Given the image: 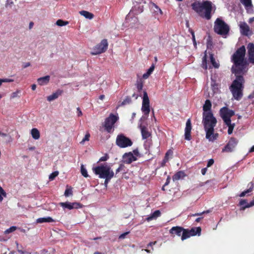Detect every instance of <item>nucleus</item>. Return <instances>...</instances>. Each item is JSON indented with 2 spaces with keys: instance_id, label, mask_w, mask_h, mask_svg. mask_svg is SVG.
<instances>
[{
  "instance_id": "f257e3e1",
  "label": "nucleus",
  "mask_w": 254,
  "mask_h": 254,
  "mask_svg": "<svg viewBox=\"0 0 254 254\" xmlns=\"http://www.w3.org/2000/svg\"><path fill=\"white\" fill-rule=\"evenodd\" d=\"M246 49L243 46L239 48L232 55L231 61L233 63L232 71L236 75L243 74L246 72L247 62L245 59Z\"/></svg>"
},
{
  "instance_id": "f03ea898",
  "label": "nucleus",
  "mask_w": 254,
  "mask_h": 254,
  "mask_svg": "<svg viewBox=\"0 0 254 254\" xmlns=\"http://www.w3.org/2000/svg\"><path fill=\"white\" fill-rule=\"evenodd\" d=\"M202 123L206 132V138L209 141L213 142L217 138L218 134L214 132L217 120L211 112H203Z\"/></svg>"
},
{
  "instance_id": "7ed1b4c3",
  "label": "nucleus",
  "mask_w": 254,
  "mask_h": 254,
  "mask_svg": "<svg viewBox=\"0 0 254 254\" xmlns=\"http://www.w3.org/2000/svg\"><path fill=\"white\" fill-rule=\"evenodd\" d=\"M192 9L201 17L210 19L212 10V3L209 1L196 2L191 5Z\"/></svg>"
},
{
  "instance_id": "20e7f679",
  "label": "nucleus",
  "mask_w": 254,
  "mask_h": 254,
  "mask_svg": "<svg viewBox=\"0 0 254 254\" xmlns=\"http://www.w3.org/2000/svg\"><path fill=\"white\" fill-rule=\"evenodd\" d=\"M236 78L230 86V90L233 94V97L237 100L241 99L242 93V83L244 81L243 77L241 75H236Z\"/></svg>"
},
{
  "instance_id": "39448f33",
  "label": "nucleus",
  "mask_w": 254,
  "mask_h": 254,
  "mask_svg": "<svg viewBox=\"0 0 254 254\" xmlns=\"http://www.w3.org/2000/svg\"><path fill=\"white\" fill-rule=\"evenodd\" d=\"M92 170L94 174L101 179L114 176V173L111 167L106 163L93 167Z\"/></svg>"
},
{
  "instance_id": "423d86ee",
  "label": "nucleus",
  "mask_w": 254,
  "mask_h": 254,
  "mask_svg": "<svg viewBox=\"0 0 254 254\" xmlns=\"http://www.w3.org/2000/svg\"><path fill=\"white\" fill-rule=\"evenodd\" d=\"M230 30L229 25L220 18H217L214 22V31L217 34L224 36Z\"/></svg>"
},
{
  "instance_id": "0eeeda50",
  "label": "nucleus",
  "mask_w": 254,
  "mask_h": 254,
  "mask_svg": "<svg viewBox=\"0 0 254 254\" xmlns=\"http://www.w3.org/2000/svg\"><path fill=\"white\" fill-rule=\"evenodd\" d=\"M119 117L118 115H115L113 114H110L109 116L107 118L104 122V127L105 129L108 132H111L112 128L114 127L116 122L118 120Z\"/></svg>"
},
{
  "instance_id": "6e6552de",
  "label": "nucleus",
  "mask_w": 254,
  "mask_h": 254,
  "mask_svg": "<svg viewBox=\"0 0 254 254\" xmlns=\"http://www.w3.org/2000/svg\"><path fill=\"white\" fill-rule=\"evenodd\" d=\"M220 115L225 124L228 125L231 123V117L235 115V112L227 107H224L220 110Z\"/></svg>"
},
{
  "instance_id": "1a4fd4ad",
  "label": "nucleus",
  "mask_w": 254,
  "mask_h": 254,
  "mask_svg": "<svg viewBox=\"0 0 254 254\" xmlns=\"http://www.w3.org/2000/svg\"><path fill=\"white\" fill-rule=\"evenodd\" d=\"M116 144L120 148H126L132 144L131 140L123 134L118 135L116 138Z\"/></svg>"
},
{
  "instance_id": "9d476101",
  "label": "nucleus",
  "mask_w": 254,
  "mask_h": 254,
  "mask_svg": "<svg viewBox=\"0 0 254 254\" xmlns=\"http://www.w3.org/2000/svg\"><path fill=\"white\" fill-rule=\"evenodd\" d=\"M108 43L106 39H103L100 43L96 45L91 52L92 55H97L104 53L107 49Z\"/></svg>"
},
{
  "instance_id": "9b49d317",
  "label": "nucleus",
  "mask_w": 254,
  "mask_h": 254,
  "mask_svg": "<svg viewBox=\"0 0 254 254\" xmlns=\"http://www.w3.org/2000/svg\"><path fill=\"white\" fill-rule=\"evenodd\" d=\"M141 111L145 115L148 116L150 112V101L146 91L143 92Z\"/></svg>"
},
{
  "instance_id": "f8f14e48",
  "label": "nucleus",
  "mask_w": 254,
  "mask_h": 254,
  "mask_svg": "<svg viewBox=\"0 0 254 254\" xmlns=\"http://www.w3.org/2000/svg\"><path fill=\"white\" fill-rule=\"evenodd\" d=\"M239 26L240 28V33L242 35L250 36L253 34V28L248 25V24L244 21H240L239 23Z\"/></svg>"
},
{
  "instance_id": "ddd939ff",
  "label": "nucleus",
  "mask_w": 254,
  "mask_h": 254,
  "mask_svg": "<svg viewBox=\"0 0 254 254\" xmlns=\"http://www.w3.org/2000/svg\"><path fill=\"white\" fill-rule=\"evenodd\" d=\"M238 143V141L237 139L231 137L222 151L223 152H231L233 151Z\"/></svg>"
},
{
  "instance_id": "4468645a",
  "label": "nucleus",
  "mask_w": 254,
  "mask_h": 254,
  "mask_svg": "<svg viewBox=\"0 0 254 254\" xmlns=\"http://www.w3.org/2000/svg\"><path fill=\"white\" fill-rule=\"evenodd\" d=\"M60 205L62 206L64 209L67 208L69 210H71L72 209H77L81 207V205L79 203L77 202H60Z\"/></svg>"
},
{
  "instance_id": "2eb2a0df",
  "label": "nucleus",
  "mask_w": 254,
  "mask_h": 254,
  "mask_svg": "<svg viewBox=\"0 0 254 254\" xmlns=\"http://www.w3.org/2000/svg\"><path fill=\"white\" fill-rule=\"evenodd\" d=\"M241 3L244 6L247 12L249 13H253V5L252 0H239Z\"/></svg>"
},
{
  "instance_id": "dca6fc26",
  "label": "nucleus",
  "mask_w": 254,
  "mask_h": 254,
  "mask_svg": "<svg viewBox=\"0 0 254 254\" xmlns=\"http://www.w3.org/2000/svg\"><path fill=\"white\" fill-rule=\"evenodd\" d=\"M123 162L126 164H130L133 161L136 160V157L133 155L132 152L125 153L123 156Z\"/></svg>"
},
{
  "instance_id": "f3484780",
  "label": "nucleus",
  "mask_w": 254,
  "mask_h": 254,
  "mask_svg": "<svg viewBox=\"0 0 254 254\" xmlns=\"http://www.w3.org/2000/svg\"><path fill=\"white\" fill-rule=\"evenodd\" d=\"M136 4H134L131 11L134 12V13L137 14L143 11V4L145 3V1L142 0L140 2L136 1Z\"/></svg>"
},
{
  "instance_id": "a211bd4d",
  "label": "nucleus",
  "mask_w": 254,
  "mask_h": 254,
  "mask_svg": "<svg viewBox=\"0 0 254 254\" xmlns=\"http://www.w3.org/2000/svg\"><path fill=\"white\" fill-rule=\"evenodd\" d=\"M248 56L250 62L254 64V44L253 43H249L248 45Z\"/></svg>"
},
{
  "instance_id": "6ab92c4d",
  "label": "nucleus",
  "mask_w": 254,
  "mask_h": 254,
  "mask_svg": "<svg viewBox=\"0 0 254 254\" xmlns=\"http://www.w3.org/2000/svg\"><path fill=\"white\" fill-rule=\"evenodd\" d=\"M191 129V122L190 119H188L186 123L185 127V139L190 140L191 139L190 132Z\"/></svg>"
},
{
  "instance_id": "aec40b11",
  "label": "nucleus",
  "mask_w": 254,
  "mask_h": 254,
  "mask_svg": "<svg viewBox=\"0 0 254 254\" xmlns=\"http://www.w3.org/2000/svg\"><path fill=\"white\" fill-rule=\"evenodd\" d=\"M184 228L179 227V226H176V227H173L170 230V233L171 234H176L178 236H181L182 235V232L183 231Z\"/></svg>"
},
{
  "instance_id": "412c9836",
  "label": "nucleus",
  "mask_w": 254,
  "mask_h": 254,
  "mask_svg": "<svg viewBox=\"0 0 254 254\" xmlns=\"http://www.w3.org/2000/svg\"><path fill=\"white\" fill-rule=\"evenodd\" d=\"M50 77L49 75H46L44 77H40L37 79L39 85L43 86L47 85L50 81Z\"/></svg>"
},
{
  "instance_id": "4be33fe9",
  "label": "nucleus",
  "mask_w": 254,
  "mask_h": 254,
  "mask_svg": "<svg viewBox=\"0 0 254 254\" xmlns=\"http://www.w3.org/2000/svg\"><path fill=\"white\" fill-rule=\"evenodd\" d=\"M239 203L241 206H243L242 209L244 210L246 208H249L254 205V199L251 201L250 203H248L245 199H242Z\"/></svg>"
},
{
  "instance_id": "5701e85b",
  "label": "nucleus",
  "mask_w": 254,
  "mask_h": 254,
  "mask_svg": "<svg viewBox=\"0 0 254 254\" xmlns=\"http://www.w3.org/2000/svg\"><path fill=\"white\" fill-rule=\"evenodd\" d=\"M63 91L58 90L55 93L47 97V100L49 102L52 101L57 99L60 95H62Z\"/></svg>"
},
{
  "instance_id": "b1692460",
  "label": "nucleus",
  "mask_w": 254,
  "mask_h": 254,
  "mask_svg": "<svg viewBox=\"0 0 254 254\" xmlns=\"http://www.w3.org/2000/svg\"><path fill=\"white\" fill-rule=\"evenodd\" d=\"M139 127L143 139H146L150 136V132L148 131L147 128L145 127L140 125Z\"/></svg>"
},
{
  "instance_id": "393cba45",
  "label": "nucleus",
  "mask_w": 254,
  "mask_h": 254,
  "mask_svg": "<svg viewBox=\"0 0 254 254\" xmlns=\"http://www.w3.org/2000/svg\"><path fill=\"white\" fill-rule=\"evenodd\" d=\"M201 228L199 227L192 228L190 230H189V232L191 236H194L196 235L199 236L201 234Z\"/></svg>"
},
{
  "instance_id": "a878e982",
  "label": "nucleus",
  "mask_w": 254,
  "mask_h": 254,
  "mask_svg": "<svg viewBox=\"0 0 254 254\" xmlns=\"http://www.w3.org/2000/svg\"><path fill=\"white\" fill-rule=\"evenodd\" d=\"M54 221V220L51 217L39 218L36 220V222L37 223H42L45 222L50 223Z\"/></svg>"
},
{
  "instance_id": "bb28decb",
  "label": "nucleus",
  "mask_w": 254,
  "mask_h": 254,
  "mask_svg": "<svg viewBox=\"0 0 254 254\" xmlns=\"http://www.w3.org/2000/svg\"><path fill=\"white\" fill-rule=\"evenodd\" d=\"M211 106L212 104L211 101L209 100H206L203 106V110L204 111V112H211L210 110Z\"/></svg>"
},
{
  "instance_id": "cd10ccee",
  "label": "nucleus",
  "mask_w": 254,
  "mask_h": 254,
  "mask_svg": "<svg viewBox=\"0 0 254 254\" xmlns=\"http://www.w3.org/2000/svg\"><path fill=\"white\" fill-rule=\"evenodd\" d=\"M0 136L4 138V141L6 143H10L13 141V138L10 135L4 133H2L0 131Z\"/></svg>"
},
{
  "instance_id": "c85d7f7f",
  "label": "nucleus",
  "mask_w": 254,
  "mask_h": 254,
  "mask_svg": "<svg viewBox=\"0 0 254 254\" xmlns=\"http://www.w3.org/2000/svg\"><path fill=\"white\" fill-rule=\"evenodd\" d=\"M31 134L32 137L34 139H38L40 138V132L36 128H32L31 130Z\"/></svg>"
},
{
  "instance_id": "c756f323",
  "label": "nucleus",
  "mask_w": 254,
  "mask_h": 254,
  "mask_svg": "<svg viewBox=\"0 0 254 254\" xmlns=\"http://www.w3.org/2000/svg\"><path fill=\"white\" fill-rule=\"evenodd\" d=\"M161 214V213L159 210H155L152 214H151L150 216H149L146 220L148 221L152 220L153 219H156L158 217H159Z\"/></svg>"
},
{
  "instance_id": "7c9ffc66",
  "label": "nucleus",
  "mask_w": 254,
  "mask_h": 254,
  "mask_svg": "<svg viewBox=\"0 0 254 254\" xmlns=\"http://www.w3.org/2000/svg\"><path fill=\"white\" fill-rule=\"evenodd\" d=\"M79 13L80 15L83 16L86 18L89 19H92L94 15L87 11L85 10H82L79 11Z\"/></svg>"
},
{
  "instance_id": "2f4dec72",
  "label": "nucleus",
  "mask_w": 254,
  "mask_h": 254,
  "mask_svg": "<svg viewBox=\"0 0 254 254\" xmlns=\"http://www.w3.org/2000/svg\"><path fill=\"white\" fill-rule=\"evenodd\" d=\"M184 176V173L183 171H179L173 176V181L179 180L183 178Z\"/></svg>"
},
{
  "instance_id": "473e14b6",
  "label": "nucleus",
  "mask_w": 254,
  "mask_h": 254,
  "mask_svg": "<svg viewBox=\"0 0 254 254\" xmlns=\"http://www.w3.org/2000/svg\"><path fill=\"white\" fill-rule=\"evenodd\" d=\"M190 237H191V236L190 235V234L189 232V230L184 229L183 231L182 232V237H181L182 240L184 241V240L190 238Z\"/></svg>"
},
{
  "instance_id": "72a5a7b5",
  "label": "nucleus",
  "mask_w": 254,
  "mask_h": 254,
  "mask_svg": "<svg viewBox=\"0 0 254 254\" xmlns=\"http://www.w3.org/2000/svg\"><path fill=\"white\" fill-rule=\"evenodd\" d=\"M210 62L213 65V67L215 68H218L219 66V64L215 61V60L212 54H211L210 55Z\"/></svg>"
},
{
  "instance_id": "f704fd0d",
  "label": "nucleus",
  "mask_w": 254,
  "mask_h": 254,
  "mask_svg": "<svg viewBox=\"0 0 254 254\" xmlns=\"http://www.w3.org/2000/svg\"><path fill=\"white\" fill-rule=\"evenodd\" d=\"M81 173L82 175L85 178H87L88 177L87 171L83 165H81Z\"/></svg>"
},
{
  "instance_id": "c9c22d12",
  "label": "nucleus",
  "mask_w": 254,
  "mask_h": 254,
  "mask_svg": "<svg viewBox=\"0 0 254 254\" xmlns=\"http://www.w3.org/2000/svg\"><path fill=\"white\" fill-rule=\"evenodd\" d=\"M68 24V21H64L62 19H59L56 22V24L59 26L66 25Z\"/></svg>"
},
{
  "instance_id": "e433bc0d",
  "label": "nucleus",
  "mask_w": 254,
  "mask_h": 254,
  "mask_svg": "<svg viewBox=\"0 0 254 254\" xmlns=\"http://www.w3.org/2000/svg\"><path fill=\"white\" fill-rule=\"evenodd\" d=\"M17 228L16 226H11L9 228L6 229L4 232V233L5 234H7L12 233V232H14V231H15L17 229Z\"/></svg>"
},
{
  "instance_id": "4c0bfd02",
  "label": "nucleus",
  "mask_w": 254,
  "mask_h": 254,
  "mask_svg": "<svg viewBox=\"0 0 254 254\" xmlns=\"http://www.w3.org/2000/svg\"><path fill=\"white\" fill-rule=\"evenodd\" d=\"M6 195V192L0 186V202L3 200V196L5 197Z\"/></svg>"
},
{
  "instance_id": "58836bf2",
  "label": "nucleus",
  "mask_w": 254,
  "mask_h": 254,
  "mask_svg": "<svg viewBox=\"0 0 254 254\" xmlns=\"http://www.w3.org/2000/svg\"><path fill=\"white\" fill-rule=\"evenodd\" d=\"M59 175L58 171H55L49 175V179L50 181H53Z\"/></svg>"
},
{
  "instance_id": "ea45409f",
  "label": "nucleus",
  "mask_w": 254,
  "mask_h": 254,
  "mask_svg": "<svg viewBox=\"0 0 254 254\" xmlns=\"http://www.w3.org/2000/svg\"><path fill=\"white\" fill-rule=\"evenodd\" d=\"M226 125L228 127V133L231 134L233 132L235 124H231V123H230L229 124Z\"/></svg>"
},
{
  "instance_id": "a19ab883",
  "label": "nucleus",
  "mask_w": 254,
  "mask_h": 254,
  "mask_svg": "<svg viewBox=\"0 0 254 254\" xmlns=\"http://www.w3.org/2000/svg\"><path fill=\"white\" fill-rule=\"evenodd\" d=\"M131 100L130 97H127L121 103L122 106L129 104L131 103Z\"/></svg>"
},
{
  "instance_id": "79ce46f5",
  "label": "nucleus",
  "mask_w": 254,
  "mask_h": 254,
  "mask_svg": "<svg viewBox=\"0 0 254 254\" xmlns=\"http://www.w3.org/2000/svg\"><path fill=\"white\" fill-rule=\"evenodd\" d=\"M202 66L205 69L207 68L206 54H205L204 56L202 58Z\"/></svg>"
},
{
  "instance_id": "37998d69",
  "label": "nucleus",
  "mask_w": 254,
  "mask_h": 254,
  "mask_svg": "<svg viewBox=\"0 0 254 254\" xmlns=\"http://www.w3.org/2000/svg\"><path fill=\"white\" fill-rule=\"evenodd\" d=\"M154 6H155V8L154 10V12L157 15H158V14L162 15V11L161 9L158 6H157L155 4H154Z\"/></svg>"
},
{
  "instance_id": "c03bdc74",
  "label": "nucleus",
  "mask_w": 254,
  "mask_h": 254,
  "mask_svg": "<svg viewBox=\"0 0 254 254\" xmlns=\"http://www.w3.org/2000/svg\"><path fill=\"white\" fill-rule=\"evenodd\" d=\"M90 136V135L89 133H87L80 142V144H83L86 141H88L89 139Z\"/></svg>"
},
{
  "instance_id": "a18cd8bd",
  "label": "nucleus",
  "mask_w": 254,
  "mask_h": 254,
  "mask_svg": "<svg viewBox=\"0 0 254 254\" xmlns=\"http://www.w3.org/2000/svg\"><path fill=\"white\" fill-rule=\"evenodd\" d=\"M136 87L139 91H141L143 88V83L141 81H137L136 83Z\"/></svg>"
},
{
  "instance_id": "49530a36",
  "label": "nucleus",
  "mask_w": 254,
  "mask_h": 254,
  "mask_svg": "<svg viewBox=\"0 0 254 254\" xmlns=\"http://www.w3.org/2000/svg\"><path fill=\"white\" fill-rule=\"evenodd\" d=\"M114 176H109L107 178H104L105 179V182H104V185L105 186L106 188L108 186V184L109 182V181L111 180V179Z\"/></svg>"
},
{
  "instance_id": "de8ad7c7",
  "label": "nucleus",
  "mask_w": 254,
  "mask_h": 254,
  "mask_svg": "<svg viewBox=\"0 0 254 254\" xmlns=\"http://www.w3.org/2000/svg\"><path fill=\"white\" fill-rule=\"evenodd\" d=\"M64 195L65 196H68L72 194V190L71 189H67L64 191Z\"/></svg>"
},
{
  "instance_id": "09e8293b",
  "label": "nucleus",
  "mask_w": 254,
  "mask_h": 254,
  "mask_svg": "<svg viewBox=\"0 0 254 254\" xmlns=\"http://www.w3.org/2000/svg\"><path fill=\"white\" fill-rule=\"evenodd\" d=\"M20 91L17 90L14 92H13L11 95V98H14L18 97V94L20 93Z\"/></svg>"
},
{
  "instance_id": "8fccbe9b",
  "label": "nucleus",
  "mask_w": 254,
  "mask_h": 254,
  "mask_svg": "<svg viewBox=\"0 0 254 254\" xmlns=\"http://www.w3.org/2000/svg\"><path fill=\"white\" fill-rule=\"evenodd\" d=\"M248 187L249 188L248 189V190L251 192L252 191L254 187V184L253 182H251L248 184Z\"/></svg>"
},
{
  "instance_id": "3c124183",
  "label": "nucleus",
  "mask_w": 254,
  "mask_h": 254,
  "mask_svg": "<svg viewBox=\"0 0 254 254\" xmlns=\"http://www.w3.org/2000/svg\"><path fill=\"white\" fill-rule=\"evenodd\" d=\"M154 68H155V66L154 64H152L150 67L147 70V72L150 74H151L152 72L153 71V70H154Z\"/></svg>"
},
{
  "instance_id": "603ef678",
  "label": "nucleus",
  "mask_w": 254,
  "mask_h": 254,
  "mask_svg": "<svg viewBox=\"0 0 254 254\" xmlns=\"http://www.w3.org/2000/svg\"><path fill=\"white\" fill-rule=\"evenodd\" d=\"M2 83L3 82H12L14 81L13 79L10 78H2Z\"/></svg>"
},
{
  "instance_id": "864d4df0",
  "label": "nucleus",
  "mask_w": 254,
  "mask_h": 254,
  "mask_svg": "<svg viewBox=\"0 0 254 254\" xmlns=\"http://www.w3.org/2000/svg\"><path fill=\"white\" fill-rule=\"evenodd\" d=\"M249 23L252 24V27H254V17H251L249 19Z\"/></svg>"
},
{
  "instance_id": "5fc2aeb1",
  "label": "nucleus",
  "mask_w": 254,
  "mask_h": 254,
  "mask_svg": "<svg viewBox=\"0 0 254 254\" xmlns=\"http://www.w3.org/2000/svg\"><path fill=\"white\" fill-rule=\"evenodd\" d=\"M213 163H214L213 159H209V161H208L207 167H210L211 165H212L213 164Z\"/></svg>"
},
{
  "instance_id": "6e6d98bb",
  "label": "nucleus",
  "mask_w": 254,
  "mask_h": 254,
  "mask_svg": "<svg viewBox=\"0 0 254 254\" xmlns=\"http://www.w3.org/2000/svg\"><path fill=\"white\" fill-rule=\"evenodd\" d=\"M209 212V211H203L201 213H195L194 214H192V216H200L202 214H204V213H208Z\"/></svg>"
},
{
  "instance_id": "4d7b16f0",
  "label": "nucleus",
  "mask_w": 254,
  "mask_h": 254,
  "mask_svg": "<svg viewBox=\"0 0 254 254\" xmlns=\"http://www.w3.org/2000/svg\"><path fill=\"white\" fill-rule=\"evenodd\" d=\"M129 233L128 232H125L122 234H121L119 238L120 239H123L125 238V237L126 236V235H127Z\"/></svg>"
},
{
  "instance_id": "13d9d810",
  "label": "nucleus",
  "mask_w": 254,
  "mask_h": 254,
  "mask_svg": "<svg viewBox=\"0 0 254 254\" xmlns=\"http://www.w3.org/2000/svg\"><path fill=\"white\" fill-rule=\"evenodd\" d=\"M250 192L248 190L243 191L240 195L239 196L240 197H244V196H245V195L248 193H249Z\"/></svg>"
},
{
  "instance_id": "bf43d9fd",
  "label": "nucleus",
  "mask_w": 254,
  "mask_h": 254,
  "mask_svg": "<svg viewBox=\"0 0 254 254\" xmlns=\"http://www.w3.org/2000/svg\"><path fill=\"white\" fill-rule=\"evenodd\" d=\"M108 157L107 155L102 156L100 158L99 161H105L108 159Z\"/></svg>"
},
{
  "instance_id": "052dcab7",
  "label": "nucleus",
  "mask_w": 254,
  "mask_h": 254,
  "mask_svg": "<svg viewBox=\"0 0 254 254\" xmlns=\"http://www.w3.org/2000/svg\"><path fill=\"white\" fill-rule=\"evenodd\" d=\"M150 75V74L147 71L146 73L143 74L142 77L144 79H147L148 78Z\"/></svg>"
},
{
  "instance_id": "680f3d73",
  "label": "nucleus",
  "mask_w": 254,
  "mask_h": 254,
  "mask_svg": "<svg viewBox=\"0 0 254 254\" xmlns=\"http://www.w3.org/2000/svg\"><path fill=\"white\" fill-rule=\"evenodd\" d=\"M76 110H77V115H78V116H82V112H81V111L79 107H78V108L76 109Z\"/></svg>"
},
{
  "instance_id": "e2e57ef3",
  "label": "nucleus",
  "mask_w": 254,
  "mask_h": 254,
  "mask_svg": "<svg viewBox=\"0 0 254 254\" xmlns=\"http://www.w3.org/2000/svg\"><path fill=\"white\" fill-rule=\"evenodd\" d=\"M124 166L122 164H121L119 166V167L116 170V173L117 174L118 173L120 172L121 170H122Z\"/></svg>"
},
{
  "instance_id": "0e129e2a",
  "label": "nucleus",
  "mask_w": 254,
  "mask_h": 254,
  "mask_svg": "<svg viewBox=\"0 0 254 254\" xmlns=\"http://www.w3.org/2000/svg\"><path fill=\"white\" fill-rule=\"evenodd\" d=\"M30 65V63L28 62V63H26L25 64H24L23 65V68H26L28 66H29Z\"/></svg>"
},
{
  "instance_id": "69168bd1",
  "label": "nucleus",
  "mask_w": 254,
  "mask_h": 254,
  "mask_svg": "<svg viewBox=\"0 0 254 254\" xmlns=\"http://www.w3.org/2000/svg\"><path fill=\"white\" fill-rule=\"evenodd\" d=\"M172 154H173V152H172V151H171V150H169V151H168L166 152V156H170H170H172Z\"/></svg>"
},
{
  "instance_id": "338daca9",
  "label": "nucleus",
  "mask_w": 254,
  "mask_h": 254,
  "mask_svg": "<svg viewBox=\"0 0 254 254\" xmlns=\"http://www.w3.org/2000/svg\"><path fill=\"white\" fill-rule=\"evenodd\" d=\"M168 160H169V156H166V155L165 154L164 159L163 160L164 163H166L168 161Z\"/></svg>"
},
{
  "instance_id": "774afa93",
  "label": "nucleus",
  "mask_w": 254,
  "mask_h": 254,
  "mask_svg": "<svg viewBox=\"0 0 254 254\" xmlns=\"http://www.w3.org/2000/svg\"><path fill=\"white\" fill-rule=\"evenodd\" d=\"M168 160H169V156H166V155L165 154L164 159L163 160L164 163H166L168 161Z\"/></svg>"
}]
</instances>
